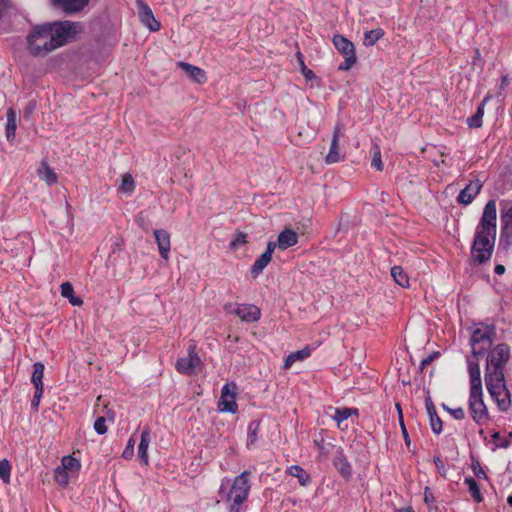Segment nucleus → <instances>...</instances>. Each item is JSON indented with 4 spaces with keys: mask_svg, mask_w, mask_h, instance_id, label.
<instances>
[{
    "mask_svg": "<svg viewBox=\"0 0 512 512\" xmlns=\"http://www.w3.org/2000/svg\"><path fill=\"white\" fill-rule=\"evenodd\" d=\"M496 222V201L491 199L485 204L471 245V257L474 265H482L491 259L497 233Z\"/></svg>",
    "mask_w": 512,
    "mask_h": 512,
    "instance_id": "obj_1",
    "label": "nucleus"
},
{
    "mask_svg": "<svg viewBox=\"0 0 512 512\" xmlns=\"http://www.w3.org/2000/svg\"><path fill=\"white\" fill-rule=\"evenodd\" d=\"M510 356V347L506 343H500L490 348L487 354L484 379L487 390L492 393H495V389L499 388L493 383H500L505 377L504 367Z\"/></svg>",
    "mask_w": 512,
    "mask_h": 512,
    "instance_id": "obj_2",
    "label": "nucleus"
},
{
    "mask_svg": "<svg viewBox=\"0 0 512 512\" xmlns=\"http://www.w3.org/2000/svg\"><path fill=\"white\" fill-rule=\"evenodd\" d=\"M48 23L51 25V37L45 41V46H43L48 50L54 51L76 41L77 35L82 31V25L79 22L62 20Z\"/></svg>",
    "mask_w": 512,
    "mask_h": 512,
    "instance_id": "obj_3",
    "label": "nucleus"
},
{
    "mask_svg": "<svg viewBox=\"0 0 512 512\" xmlns=\"http://www.w3.org/2000/svg\"><path fill=\"white\" fill-rule=\"evenodd\" d=\"M51 37V25L48 22L33 25L26 37L27 50L33 57H44L53 50L43 48Z\"/></svg>",
    "mask_w": 512,
    "mask_h": 512,
    "instance_id": "obj_4",
    "label": "nucleus"
},
{
    "mask_svg": "<svg viewBox=\"0 0 512 512\" xmlns=\"http://www.w3.org/2000/svg\"><path fill=\"white\" fill-rule=\"evenodd\" d=\"M496 335L495 325H485V330L476 328L471 335L470 344L472 347V356L482 357L492 346Z\"/></svg>",
    "mask_w": 512,
    "mask_h": 512,
    "instance_id": "obj_5",
    "label": "nucleus"
},
{
    "mask_svg": "<svg viewBox=\"0 0 512 512\" xmlns=\"http://www.w3.org/2000/svg\"><path fill=\"white\" fill-rule=\"evenodd\" d=\"M332 42L336 50L344 57V61L338 66V70H350L357 61L354 44L341 34H335Z\"/></svg>",
    "mask_w": 512,
    "mask_h": 512,
    "instance_id": "obj_6",
    "label": "nucleus"
},
{
    "mask_svg": "<svg viewBox=\"0 0 512 512\" xmlns=\"http://www.w3.org/2000/svg\"><path fill=\"white\" fill-rule=\"evenodd\" d=\"M469 413L478 425H484L489 420L488 409L483 400V390L475 393L469 392Z\"/></svg>",
    "mask_w": 512,
    "mask_h": 512,
    "instance_id": "obj_7",
    "label": "nucleus"
},
{
    "mask_svg": "<svg viewBox=\"0 0 512 512\" xmlns=\"http://www.w3.org/2000/svg\"><path fill=\"white\" fill-rule=\"evenodd\" d=\"M501 206V220L503 223L500 234V245L504 249L512 244V202L502 201Z\"/></svg>",
    "mask_w": 512,
    "mask_h": 512,
    "instance_id": "obj_8",
    "label": "nucleus"
},
{
    "mask_svg": "<svg viewBox=\"0 0 512 512\" xmlns=\"http://www.w3.org/2000/svg\"><path fill=\"white\" fill-rule=\"evenodd\" d=\"M237 386L234 382L226 383L221 389V396L219 401V410L235 414L238 412V405L236 399Z\"/></svg>",
    "mask_w": 512,
    "mask_h": 512,
    "instance_id": "obj_9",
    "label": "nucleus"
},
{
    "mask_svg": "<svg viewBox=\"0 0 512 512\" xmlns=\"http://www.w3.org/2000/svg\"><path fill=\"white\" fill-rule=\"evenodd\" d=\"M187 352L188 355L186 357H181L176 361L175 368L179 373L189 375L201 364V360L194 344L189 345Z\"/></svg>",
    "mask_w": 512,
    "mask_h": 512,
    "instance_id": "obj_10",
    "label": "nucleus"
},
{
    "mask_svg": "<svg viewBox=\"0 0 512 512\" xmlns=\"http://www.w3.org/2000/svg\"><path fill=\"white\" fill-rule=\"evenodd\" d=\"M89 2L90 0H51L52 6L62 10L66 15L82 12Z\"/></svg>",
    "mask_w": 512,
    "mask_h": 512,
    "instance_id": "obj_11",
    "label": "nucleus"
},
{
    "mask_svg": "<svg viewBox=\"0 0 512 512\" xmlns=\"http://www.w3.org/2000/svg\"><path fill=\"white\" fill-rule=\"evenodd\" d=\"M494 385L499 386V388L495 389V393H492L488 390L491 398L496 402L499 410L507 411L511 406L510 392L507 389L505 377H503V381L500 383H493Z\"/></svg>",
    "mask_w": 512,
    "mask_h": 512,
    "instance_id": "obj_12",
    "label": "nucleus"
},
{
    "mask_svg": "<svg viewBox=\"0 0 512 512\" xmlns=\"http://www.w3.org/2000/svg\"><path fill=\"white\" fill-rule=\"evenodd\" d=\"M482 182L479 179L471 180L465 188H463L457 196V201L462 205H469L474 198L480 193Z\"/></svg>",
    "mask_w": 512,
    "mask_h": 512,
    "instance_id": "obj_13",
    "label": "nucleus"
},
{
    "mask_svg": "<svg viewBox=\"0 0 512 512\" xmlns=\"http://www.w3.org/2000/svg\"><path fill=\"white\" fill-rule=\"evenodd\" d=\"M333 465L339 474L345 479L349 480L352 476V467L342 448H338L333 458Z\"/></svg>",
    "mask_w": 512,
    "mask_h": 512,
    "instance_id": "obj_14",
    "label": "nucleus"
},
{
    "mask_svg": "<svg viewBox=\"0 0 512 512\" xmlns=\"http://www.w3.org/2000/svg\"><path fill=\"white\" fill-rule=\"evenodd\" d=\"M233 312L245 322H256L261 317L260 309L251 304L237 305Z\"/></svg>",
    "mask_w": 512,
    "mask_h": 512,
    "instance_id": "obj_15",
    "label": "nucleus"
},
{
    "mask_svg": "<svg viewBox=\"0 0 512 512\" xmlns=\"http://www.w3.org/2000/svg\"><path fill=\"white\" fill-rule=\"evenodd\" d=\"M248 494L249 490L233 489L231 487L230 491L226 494V500L231 502L229 506L230 512H240L241 505L247 499Z\"/></svg>",
    "mask_w": 512,
    "mask_h": 512,
    "instance_id": "obj_16",
    "label": "nucleus"
},
{
    "mask_svg": "<svg viewBox=\"0 0 512 512\" xmlns=\"http://www.w3.org/2000/svg\"><path fill=\"white\" fill-rule=\"evenodd\" d=\"M155 241L157 243L159 253L163 259H168L170 252V234L164 229H156L154 231Z\"/></svg>",
    "mask_w": 512,
    "mask_h": 512,
    "instance_id": "obj_17",
    "label": "nucleus"
},
{
    "mask_svg": "<svg viewBox=\"0 0 512 512\" xmlns=\"http://www.w3.org/2000/svg\"><path fill=\"white\" fill-rule=\"evenodd\" d=\"M177 66L180 67L194 82L198 84L206 82L207 77L203 69L183 61L177 62Z\"/></svg>",
    "mask_w": 512,
    "mask_h": 512,
    "instance_id": "obj_18",
    "label": "nucleus"
},
{
    "mask_svg": "<svg viewBox=\"0 0 512 512\" xmlns=\"http://www.w3.org/2000/svg\"><path fill=\"white\" fill-rule=\"evenodd\" d=\"M139 14L142 23L146 25L150 31L155 32L161 28L160 22L155 19L152 10L147 4H141Z\"/></svg>",
    "mask_w": 512,
    "mask_h": 512,
    "instance_id": "obj_19",
    "label": "nucleus"
},
{
    "mask_svg": "<svg viewBox=\"0 0 512 512\" xmlns=\"http://www.w3.org/2000/svg\"><path fill=\"white\" fill-rule=\"evenodd\" d=\"M277 241L278 248L280 250H286L287 248L295 246L298 243V235L293 229L286 228L279 233Z\"/></svg>",
    "mask_w": 512,
    "mask_h": 512,
    "instance_id": "obj_20",
    "label": "nucleus"
},
{
    "mask_svg": "<svg viewBox=\"0 0 512 512\" xmlns=\"http://www.w3.org/2000/svg\"><path fill=\"white\" fill-rule=\"evenodd\" d=\"M469 377H470V391L469 392H477L482 389V381H481V370L478 362L472 363L469 362Z\"/></svg>",
    "mask_w": 512,
    "mask_h": 512,
    "instance_id": "obj_21",
    "label": "nucleus"
},
{
    "mask_svg": "<svg viewBox=\"0 0 512 512\" xmlns=\"http://www.w3.org/2000/svg\"><path fill=\"white\" fill-rule=\"evenodd\" d=\"M489 99H490L489 95L484 97V99L478 105L477 110L474 113V115L467 118L466 122H467V125L469 128L476 129V128H480L482 126L484 109H485V106H486L487 102L489 101Z\"/></svg>",
    "mask_w": 512,
    "mask_h": 512,
    "instance_id": "obj_22",
    "label": "nucleus"
},
{
    "mask_svg": "<svg viewBox=\"0 0 512 512\" xmlns=\"http://www.w3.org/2000/svg\"><path fill=\"white\" fill-rule=\"evenodd\" d=\"M150 443V429L145 428L140 435V442L138 445V457L139 460L144 463L148 464V447Z\"/></svg>",
    "mask_w": 512,
    "mask_h": 512,
    "instance_id": "obj_23",
    "label": "nucleus"
},
{
    "mask_svg": "<svg viewBox=\"0 0 512 512\" xmlns=\"http://www.w3.org/2000/svg\"><path fill=\"white\" fill-rule=\"evenodd\" d=\"M61 296L67 298L73 306H81L83 304V300L74 295V287L70 282L61 284Z\"/></svg>",
    "mask_w": 512,
    "mask_h": 512,
    "instance_id": "obj_24",
    "label": "nucleus"
},
{
    "mask_svg": "<svg viewBox=\"0 0 512 512\" xmlns=\"http://www.w3.org/2000/svg\"><path fill=\"white\" fill-rule=\"evenodd\" d=\"M288 474L297 478L301 486H307L311 482V476L301 466L292 465L287 470Z\"/></svg>",
    "mask_w": 512,
    "mask_h": 512,
    "instance_id": "obj_25",
    "label": "nucleus"
},
{
    "mask_svg": "<svg viewBox=\"0 0 512 512\" xmlns=\"http://www.w3.org/2000/svg\"><path fill=\"white\" fill-rule=\"evenodd\" d=\"M38 175L40 179L45 181L48 185H53L57 182L55 172L49 167L46 161L41 163V167L38 169Z\"/></svg>",
    "mask_w": 512,
    "mask_h": 512,
    "instance_id": "obj_26",
    "label": "nucleus"
},
{
    "mask_svg": "<svg viewBox=\"0 0 512 512\" xmlns=\"http://www.w3.org/2000/svg\"><path fill=\"white\" fill-rule=\"evenodd\" d=\"M271 257H269V254L262 253L253 263L251 266L250 272L254 278H256L262 271L265 269V267L270 263Z\"/></svg>",
    "mask_w": 512,
    "mask_h": 512,
    "instance_id": "obj_27",
    "label": "nucleus"
},
{
    "mask_svg": "<svg viewBox=\"0 0 512 512\" xmlns=\"http://www.w3.org/2000/svg\"><path fill=\"white\" fill-rule=\"evenodd\" d=\"M310 353H311V350L309 347H306L304 349H301V350H298L296 352H292L291 354H289L285 361H284V365L283 367L285 369L291 367V365L296 362L297 360H303L307 357L310 356Z\"/></svg>",
    "mask_w": 512,
    "mask_h": 512,
    "instance_id": "obj_28",
    "label": "nucleus"
},
{
    "mask_svg": "<svg viewBox=\"0 0 512 512\" xmlns=\"http://www.w3.org/2000/svg\"><path fill=\"white\" fill-rule=\"evenodd\" d=\"M391 276L399 286L403 288H407L409 286L408 275L404 272L401 266H393L391 268Z\"/></svg>",
    "mask_w": 512,
    "mask_h": 512,
    "instance_id": "obj_29",
    "label": "nucleus"
},
{
    "mask_svg": "<svg viewBox=\"0 0 512 512\" xmlns=\"http://www.w3.org/2000/svg\"><path fill=\"white\" fill-rule=\"evenodd\" d=\"M370 155H371V166L375 168L377 171H382L384 166L381 159V148L380 146L372 142L371 148H370Z\"/></svg>",
    "mask_w": 512,
    "mask_h": 512,
    "instance_id": "obj_30",
    "label": "nucleus"
},
{
    "mask_svg": "<svg viewBox=\"0 0 512 512\" xmlns=\"http://www.w3.org/2000/svg\"><path fill=\"white\" fill-rule=\"evenodd\" d=\"M464 483L468 486V491L473 498V500L477 503L483 501V496L480 491V487L477 481L472 477H466Z\"/></svg>",
    "mask_w": 512,
    "mask_h": 512,
    "instance_id": "obj_31",
    "label": "nucleus"
},
{
    "mask_svg": "<svg viewBox=\"0 0 512 512\" xmlns=\"http://www.w3.org/2000/svg\"><path fill=\"white\" fill-rule=\"evenodd\" d=\"M384 36V30L382 28H376L369 31H365L363 44L366 47L373 46L379 39Z\"/></svg>",
    "mask_w": 512,
    "mask_h": 512,
    "instance_id": "obj_32",
    "label": "nucleus"
},
{
    "mask_svg": "<svg viewBox=\"0 0 512 512\" xmlns=\"http://www.w3.org/2000/svg\"><path fill=\"white\" fill-rule=\"evenodd\" d=\"M45 366L42 362H35L33 364V373L31 377V382L34 387H44L43 385V375H44Z\"/></svg>",
    "mask_w": 512,
    "mask_h": 512,
    "instance_id": "obj_33",
    "label": "nucleus"
},
{
    "mask_svg": "<svg viewBox=\"0 0 512 512\" xmlns=\"http://www.w3.org/2000/svg\"><path fill=\"white\" fill-rule=\"evenodd\" d=\"M260 426H261L260 420H253L249 423L248 428H247V447H250L257 441Z\"/></svg>",
    "mask_w": 512,
    "mask_h": 512,
    "instance_id": "obj_34",
    "label": "nucleus"
},
{
    "mask_svg": "<svg viewBox=\"0 0 512 512\" xmlns=\"http://www.w3.org/2000/svg\"><path fill=\"white\" fill-rule=\"evenodd\" d=\"M16 131V115L12 108L7 112L6 137L9 141L15 138Z\"/></svg>",
    "mask_w": 512,
    "mask_h": 512,
    "instance_id": "obj_35",
    "label": "nucleus"
},
{
    "mask_svg": "<svg viewBox=\"0 0 512 512\" xmlns=\"http://www.w3.org/2000/svg\"><path fill=\"white\" fill-rule=\"evenodd\" d=\"M296 59L299 64L301 73L307 81L318 79L314 72L311 69L307 68V66L305 65L304 56L300 51H297Z\"/></svg>",
    "mask_w": 512,
    "mask_h": 512,
    "instance_id": "obj_36",
    "label": "nucleus"
},
{
    "mask_svg": "<svg viewBox=\"0 0 512 512\" xmlns=\"http://www.w3.org/2000/svg\"><path fill=\"white\" fill-rule=\"evenodd\" d=\"M249 475L250 472L243 471L240 475L236 476L233 484L231 487L233 489H243V490H249L250 491V484H249Z\"/></svg>",
    "mask_w": 512,
    "mask_h": 512,
    "instance_id": "obj_37",
    "label": "nucleus"
},
{
    "mask_svg": "<svg viewBox=\"0 0 512 512\" xmlns=\"http://www.w3.org/2000/svg\"><path fill=\"white\" fill-rule=\"evenodd\" d=\"M340 160L339 153V142L335 139H332L330 149L328 154L326 155L325 161L327 164L336 163Z\"/></svg>",
    "mask_w": 512,
    "mask_h": 512,
    "instance_id": "obj_38",
    "label": "nucleus"
},
{
    "mask_svg": "<svg viewBox=\"0 0 512 512\" xmlns=\"http://www.w3.org/2000/svg\"><path fill=\"white\" fill-rule=\"evenodd\" d=\"M428 416H429V419H430V425H431V429L432 431L435 433V434H440L442 432V429H443V422L442 420L440 419V417L438 416L437 412H436V408L433 409L432 411H428L427 412Z\"/></svg>",
    "mask_w": 512,
    "mask_h": 512,
    "instance_id": "obj_39",
    "label": "nucleus"
},
{
    "mask_svg": "<svg viewBox=\"0 0 512 512\" xmlns=\"http://www.w3.org/2000/svg\"><path fill=\"white\" fill-rule=\"evenodd\" d=\"M352 414H355L356 416H358V410L356 408H347V407L336 408L335 415L333 418L338 423H340V422H343L344 420H347Z\"/></svg>",
    "mask_w": 512,
    "mask_h": 512,
    "instance_id": "obj_40",
    "label": "nucleus"
},
{
    "mask_svg": "<svg viewBox=\"0 0 512 512\" xmlns=\"http://www.w3.org/2000/svg\"><path fill=\"white\" fill-rule=\"evenodd\" d=\"M424 502L428 506V512H439V507L435 504L434 494L428 486L424 489Z\"/></svg>",
    "mask_w": 512,
    "mask_h": 512,
    "instance_id": "obj_41",
    "label": "nucleus"
},
{
    "mask_svg": "<svg viewBox=\"0 0 512 512\" xmlns=\"http://www.w3.org/2000/svg\"><path fill=\"white\" fill-rule=\"evenodd\" d=\"M54 479L55 481L62 486H66L69 483V474L65 468L61 466H57L54 469Z\"/></svg>",
    "mask_w": 512,
    "mask_h": 512,
    "instance_id": "obj_42",
    "label": "nucleus"
},
{
    "mask_svg": "<svg viewBox=\"0 0 512 512\" xmlns=\"http://www.w3.org/2000/svg\"><path fill=\"white\" fill-rule=\"evenodd\" d=\"M61 467L65 470H79L81 467L80 461L73 456L67 455L62 458Z\"/></svg>",
    "mask_w": 512,
    "mask_h": 512,
    "instance_id": "obj_43",
    "label": "nucleus"
},
{
    "mask_svg": "<svg viewBox=\"0 0 512 512\" xmlns=\"http://www.w3.org/2000/svg\"><path fill=\"white\" fill-rule=\"evenodd\" d=\"M135 189V181L130 174H125L122 177V183L119 187V191L124 193H131Z\"/></svg>",
    "mask_w": 512,
    "mask_h": 512,
    "instance_id": "obj_44",
    "label": "nucleus"
},
{
    "mask_svg": "<svg viewBox=\"0 0 512 512\" xmlns=\"http://www.w3.org/2000/svg\"><path fill=\"white\" fill-rule=\"evenodd\" d=\"M11 465L7 459L0 460V478L4 483L10 481Z\"/></svg>",
    "mask_w": 512,
    "mask_h": 512,
    "instance_id": "obj_45",
    "label": "nucleus"
},
{
    "mask_svg": "<svg viewBox=\"0 0 512 512\" xmlns=\"http://www.w3.org/2000/svg\"><path fill=\"white\" fill-rule=\"evenodd\" d=\"M492 438L497 441V447L506 449L511 445L510 439L512 438V432H510L506 438H502L499 432H494Z\"/></svg>",
    "mask_w": 512,
    "mask_h": 512,
    "instance_id": "obj_46",
    "label": "nucleus"
},
{
    "mask_svg": "<svg viewBox=\"0 0 512 512\" xmlns=\"http://www.w3.org/2000/svg\"><path fill=\"white\" fill-rule=\"evenodd\" d=\"M245 243H247V234L243 232H237L234 235V238L230 241L229 246L231 249H236L239 246L244 245Z\"/></svg>",
    "mask_w": 512,
    "mask_h": 512,
    "instance_id": "obj_47",
    "label": "nucleus"
},
{
    "mask_svg": "<svg viewBox=\"0 0 512 512\" xmlns=\"http://www.w3.org/2000/svg\"><path fill=\"white\" fill-rule=\"evenodd\" d=\"M442 408L448 413H450V415L456 420H462L465 418V411L461 407L450 408L446 404H442Z\"/></svg>",
    "mask_w": 512,
    "mask_h": 512,
    "instance_id": "obj_48",
    "label": "nucleus"
},
{
    "mask_svg": "<svg viewBox=\"0 0 512 512\" xmlns=\"http://www.w3.org/2000/svg\"><path fill=\"white\" fill-rule=\"evenodd\" d=\"M94 430L98 435L107 433L106 417H98L94 422Z\"/></svg>",
    "mask_w": 512,
    "mask_h": 512,
    "instance_id": "obj_49",
    "label": "nucleus"
},
{
    "mask_svg": "<svg viewBox=\"0 0 512 512\" xmlns=\"http://www.w3.org/2000/svg\"><path fill=\"white\" fill-rule=\"evenodd\" d=\"M43 391H44V387H35L34 396L31 401V408L35 412H37L39 409V403L42 398Z\"/></svg>",
    "mask_w": 512,
    "mask_h": 512,
    "instance_id": "obj_50",
    "label": "nucleus"
},
{
    "mask_svg": "<svg viewBox=\"0 0 512 512\" xmlns=\"http://www.w3.org/2000/svg\"><path fill=\"white\" fill-rule=\"evenodd\" d=\"M471 468L473 470L474 475L479 479H487V475L482 468L480 462L477 459H472V465Z\"/></svg>",
    "mask_w": 512,
    "mask_h": 512,
    "instance_id": "obj_51",
    "label": "nucleus"
},
{
    "mask_svg": "<svg viewBox=\"0 0 512 512\" xmlns=\"http://www.w3.org/2000/svg\"><path fill=\"white\" fill-rule=\"evenodd\" d=\"M135 443H136V440L134 439V437H130L128 442H127V445L122 453V457L124 459H131L133 454H134V446H135Z\"/></svg>",
    "mask_w": 512,
    "mask_h": 512,
    "instance_id": "obj_52",
    "label": "nucleus"
},
{
    "mask_svg": "<svg viewBox=\"0 0 512 512\" xmlns=\"http://www.w3.org/2000/svg\"><path fill=\"white\" fill-rule=\"evenodd\" d=\"M440 356V352L439 351H433L431 354H429L426 358H424L422 361H421V364H420V371H423V369L431 364L435 359H437L438 357Z\"/></svg>",
    "mask_w": 512,
    "mask_h": 512,
    "instance_id": "obj_53",
    "label": "nucleus"
},
{
    "mask_svg": "<svg viewBox=\"0 0 512 512\" xmlns=\"http://www.w3.org/2000/svg\"><path fill=\"white\" fill-rule=\"evenodd\" d=\"M433 462L436 466L437 472L442 476L446 477V468L444 462L442 461L439 455H435L433 458Z\"/></svg>",
    "mask_w": 512,
    "mask_h": 512,
    "instance_id": "obj_54",
    "label": "nucleus"
},
{
    "mask_svg": "<svg viewBox=\"0 0 512 512\" xmlns=\"http://www.w3.org/2000/svg\"><path fill=\"white\" fill-rule=\"evenodd\" d=\"M136 222L137 224L139 225V227H141L144 231H148L149 229V221L148 219L144 216L143 212H140L136 218Z\"/></svg>",
    "mask_w": 512,
    "mask_h": 512,
    "instance_id": "obj_55",
    "label": "nucleus"
},
{
    "mask_svg": "<svg viewBox=\"0 0 512 512\" xmlns=\"http://www.w3.org/2000/svg\"><path fill=\"white\" fill-rule=\"evenodd\" d=\"M400 426H401V432H402L405 444L409 448L411 441H410V437H409L408 431L406 429V426H405L403 420L400 421Z\"/></svg>",
    "mask_w": 512,
    "mask_h": 512,
    "instance_id": "obj_56",
    "label": "nucleus"
},
{
    "mask_svg": "<svg viewBox=\"0 0 512 512\" xmlns=\"http://www.w3.org/2000/svg\"><path fill=\"white\" fill-rule=\"evenodd\" d=\"M342 124L340 123H337L334 127V130H333V137L332 139H335L336 141L339 142V139L340 137L342 136Z\"/></svg>",
    "mask_w": 512,
    "mask_h": 512,
    "instance_id": "obj_57",
    "label": "nucleus"
},
{
    "mask_svg": "<svg viewBox=\"0 0 512 512\" xmlns=\"http://www.w3.org/2000/svg\"><path fill=\"white\" fill-rule=\"evenodd\" d=\"M276 247H278V241L277 242L269 241L267 243L266 251L264 252V254H269V257L272 258V253L274 252Z\"/></svg>",
    "mask_w": 512,
    "mask_h": 512,
    "instance_id": "obj_58",
    "label": "nucleus"
},
{
    "mask_svg": "<svg viewBox=\"0 0 512 512\" xmlns=\"http://www.w3.org/2000/svg\"><path fill=\"white\" fill-rule=\"evenodd\" d=\"M105 417L106 421L113 423L115 421L116 413L112 409H107Z\"/></svg>",
    "mask_w": 512,
    "mask_h": 512,
    "instance_id": "obj_59",
    "label": "nucleus"
},
{
    "mask_svg": "<svg viewBox=\"0 0 512 512\" xmlns=\"http://www.w3.org/2000/svg\"><path fill=\"white\" fill-rule=\"evenodd\" d=\"M425 405H426V410L427 412L428 411H432L433 409H435V405L433 404L432 400H431V397L429 396V394L427 395V397L425 398Z\"/></svg>",
    "mask_w": 512,
    "mask_h": 512,
    "instance_id": "obj_60",
    "label": "nucleus"
},
{
    "mask_svg": "<svg viewBox=\"0 0 512 512\" xmlns=\"http://www.w3.org/2000/svg\"><path fill=\"white\" fill-rule=\"evenodd\" d=\"M123 240L116 241L113 243L111 248V253H116L117 251H120L122 249Z\"/></svg>",
    "mask_w": 512,
    "mask_h": 512,
    "instance_id": "obj_61",
    "label": "nucleus"
},
{
    "mask_svg": "<svg viewBox=\"0 0 512 512\" xmlns=\"http://www.w3.org/2000/svg\"><path fill=\"white\" fill-rule=\"evenodd\" d=\"M236 306L237 304L227 303L224 306V310L229 314H234L233 310H235Z\"/></svg>",
    "mask_w": 512,
    "mask_h": 512,
    "instance_id": "obj_62",
    "label": "nucleus"
},
{
    "mask_svg": "<svg viewBox=\"0 0 512 512\" xmlns=\"http://www.w3.org/2000/svg\"><path fill=\"white\" fill-rule=\"evenodd\" d=\"M505 270H506V269H505V266H504V265H502V264H497V265L495 266V268H494V272H495V274H497V275H502V274H504Z\"/></svg>",
    "mask_w": 512,
    "mask_h": 512,
    "instance_id": "obj_63",
    "label": "nucleus"
},
{
    "mask_svg": "<svg viewBox=\"0 0 512 512\" xmlns=\"http://www.w3.org/2000/svg\"><path fill=\"white\" fill-rule=\"evenodd\" d=\"M509 83V78L507 75H504L501 79L500 89L503 90Z\"/></svg>",
    "mask_w": 512,
    "mask_h": 512,
    "instance_id": "obj_64",
    "label": "nucleus"
}]
</instances>
